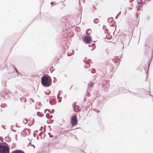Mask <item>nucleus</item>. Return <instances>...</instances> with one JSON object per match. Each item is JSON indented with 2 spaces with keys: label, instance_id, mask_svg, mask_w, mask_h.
Returning a JSON list of instances; mask_svg holds the SVG:
<instances>
[{
  "label": "nucleus",
  "instance_id": "obj_1",
  "mask_svg": "<svg viewBox=\"0 0 153 153\" xmlns=\"http://www.w3.org/2000/svg\"><path fill=\"white\" fill-rule=\"evenodd\" d=\"M41 82L44 86L48 87L50 86L51 84V79L49 76H43L41 79Z\"/></svg>",
  "mask_w": 153,
  "mask_h": 153
},
{
  "label": "nucleus",
  "instance_id": "obj_2",
  "mask_svg": "<svg viewBox=\"0 0 153 153\" xmlns=\"http://www.w3.org/2000/svg\"><path fill=\"white\" fill-rule=\"evenodd\" d=\"M82 40L86 44H89L92 41V38L90 36H85L82 38Z\"/></svg>",
  "mask_w": 153,
  "mask_h": 153
},
{
  "label": "nucleus",
  "instance_id": "obj_3",
  "mask_svg": "<svg viewBox=\"0 0 153 153\" xmlns=\"http://www.w3.org/2000/svg\"><path fill=\"white\" fill-rule=\"evenodd\" d=\"M71 123L73 126H75L78 124V120L76 116L74 115L71 119Z\"/></svg>",
  "mask_w": 153,
  "mask_h": 153
},
{
  "label": "nucleus",
  "instance_id": "obj_4",
  "mask_svg": "<svg viewBox=\"0 0 153 153\" xmlns=\"http://www.w3.org/2000/svg\"><path fill=\"white\" fill-rule=\"evenodd\" d=\"M74 110L75 112H78L80 111V107L76 105V102H74L73 104Z\"/></svg>",
  "mask_w": 153,
  "mask_h": 153
},
{
  "label": "nucleus",
  "instance_id": "obj_5",
  "mask_svg": "<svg viewBox=\"0 0 153 153\" xmlns=\"http://www.w3.org/2000/svg\"><path fill=\"white\" fill-rule=\"evenodd\" d=\"M11 153H25L23 151L21 150H16L12 152Z\"/></svg>",
  "mask_w": 153,
  "mask_h": 153
},
{
  "label": "nucleus",
  "instance_id": "obj_6",
  "mask_svg": "<svg viewBox=\"0 0 153 153\" xmlns=\"http://www.w3.org/2000/svg\"><path fill=\"white\" fill-rule=\"evenodd\" d=\"M90 66V65L89 64H87V65H85V67L87 68H88Z\"/></svg>",
  "mask_w": 153,
  "mask_h": 153
},
{
  "label": "nucleus",
  "instance_id": "obj_7",
  "mask_svg": "<svg viewBox=\"0 0 153 153\" xmlns=\"http://www.w3.org/2000/svg\"><path fill=\"white\" fill-rule=\"evenodd\" d=\"M61 101V100H59V102H60Z\"/></svg>",
  "mask_w": 153,
  "mask_h": 153
},
{
  "label": "nucleus",
  "instance_id": "obj_8",
  "mask_svg": "<svg viewBox=\"0 0 153 153\" xmlns=\"http://www.w3.org/2000/svg\"><path fill=\"white\" fill-rule=\"evenodd\" d=\"M111 38V37L109 38L110 39Z\"/></svg>",
  "mask_w": 153,
  "mask_h": 153
},
{
  "label": "nucleus",
  "instance_id": "obj_9",
  "mask_svg": "<svg viewBox=\"0 0 153 153\" xmlns=\"http://www.w3.org/2000/svg\"><path fill=\"white\" fill-rule=\"evenodd\" d=\"M106 38H107V39H108V38L107 36H106Z\"/></svg>",
  "mask_w": 153,
  "mask_h": 153
}]
</instances>
